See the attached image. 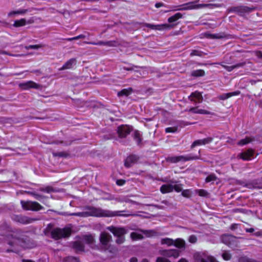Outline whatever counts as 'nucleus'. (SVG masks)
Listing matches in <instances>:
<instances>
[{
    "label": "nucleus",
    "instance_id": "1",
    "mask_svg": "<svg viewBox=\"0 0 262 262\" xmlns=\"http://www.w3.org/2000/svg\"><path fill=\"white\" fill-rule=\"evenodd\" d=\"M86 211L82 212L73 213L72 215L78 216L81 217L95 216V217H114V216H123L128 217L130 216H138L137 214L132 213H121L122 212H128L127 210L115 211H113L110 210L102 209L101 208H96L93 206H86L85 207Z\"/></svg>",
    "mask_w": 262,
    "mask_h": 262
},
{
    "label": "nucleus",
    "instance_id": "2",
    "mask_svg": "<svg viewBox=\"0 0 262 262\" xmlns=\"http://www.w3.org/2000/svg\"><path fill=\"white\" fill-rule=\"evenodd\" d=\"M106 230L110 231L114 236L117 237L116 243L121 245L125 241V235L128 232V230L125 227L110 226L106 227Z\"/></svg>",
    "mask_w": 262,
    "mask_h": 262
},
{
    "label": "nucleus",
    "instance_id": "3",
    "mask_svg": "<svg viewBox=\"0 0 262 262\" xmlns=\"http://www.w3.org/2000/svg\"><path fill=\"white\" fill-rule=\"evenodd\" d=\"M12 237L17 241L19 246L25 249L30 248V238L23 231L17 230L12 235Z\"/></svg>",
    "mask_w": 262,
    "mask_h": 262
},
{
    "label": "nucleus",
    "instance_id": "4",
    "mask_svg": "<svg viewBox=\"0 0 262 262\" xmlns=\"http://www.w3.org/2000/svg\"><path fill=\"white\" fill-rule=\"evenodd\" d=\"M99 241L101 247L105 250H107L111 253L114 252V248L110 244L112 241V237L111 234L106 232H102L99 236Z\"/></svg>",
    "mask_w": 262,
    "mask_h": 262
},
{
    "label": "nucleus",
    "instance_id": "5",
    "mask_svg": "<svg viewBox=\"0 0 262 262\" xmlns=\"http://www.w3.org/2000/svg\"><path fill=\"white\" fill-rule=\"evenodd\" d=\"M71 234V230L68 228H64L62 229L56 228L53 229L51 232L52 238L55 240L68 237Z\"/></svg>",
    "mask_w": 262,
    "mask_h": 262
},
{
    "label": "nucleus",
    "instance_id": "6",
    "mask_svg": "<svg viewBox=\"0 0 262 262\" xmlns=\"http://www.w3.org/2000/svg\"><path fill=\"white\" fill-rule=\"evenodd\" d=\"M20 204L23 209L33 211H38L43 209V207L37 202L31 201H20Z\"/></svg>",
    "mask_w": 262,
    "mask_h": 262
},
{
    "label": "nucleus",
    "instance_id": "7",
    "mask_svg": "<svg viewBox=\"0 0 262 262\" xmlns=\"http://www.w3.org/2000/svg\"><path fill=\"white\" fill-rule=\"evenodd\" d=\"M196 157L192 154H188L185 156H168L166 158V161L171 163H176L179 162H186L195 159Z\"/></svg>",
    "mask_w": 262,
    "mask_h": 262
},
{
    "label": "nucleus",
    "instance_id": "8",
    "mask_svg": "<svg viewBox=\"0 0 262 262\" xmlns=\"http://www.w3.org/2000/svg\"><path fill=\"white\" fill-rule=\"evenodd\" d=\"M133 128L132 126L127 125H121L119 126L117 128V133L119 139L125 138L130 132L133 130Z\"/></svg>",
    "mask_w": 262,
    "mask_h": 262
},
{
    "label": "nucleus",
    "instance_id": "9",
    "mask_svg": "<svg viewBox=\"0 0 262 262\" xmlns=\"http://www.w3.org/2000/svg\"><path fill=\"white\" fill-rule=\"evenodd\" d=\"M256 7H249L246 6L234 7L231 8V11L234 12L240 16L244 15L245 13H249L254 10Z\"/></svg>",
    "mask_w": 262,
    "mask_h": 262
},
{
    "label": "nucleus",
    "instance_id": "10",
    "mask_svg": "<svg viewBox=\"0 0 262 262\" xmlns=\"http://www.w3.org/2000/svg\"><path fill=\"white\" fill-rule=\"evenodd\" d=\"M175 24H161V25H154L144 23L143 24V26L150 28L155 30H169L173 28Z\"/></svg>",
    "mask_w": 262,
    "mask_h": 262
},
{
    "label": "nucleus",
    "instance_id": "11",
    "mask_svg": "<svg viewBox=\"0 0 262 262\" xmlns=\"http://www.w3.org/2000/svg\"><path fill=\"white\" fill-rule=\"evenodd\" d=\"M19 87L22 90H26L30 89H39L41 86L33 81H28L25 82L20 83Z\"/></svg>",
    "mask_w": 262,
    "mask_h": 262
},
{
    "label": "nucleus",
    "instance_id": "12",
    "mask_svg": "<svg viewBox=\"0 0 262 262\" xmlns=\"http://www.w3.org/2000/svg\"><path fill=\"white\" fill-rule=\"evenodd\" d=\"M237 238L230 234H226L222 236L221 240L224 244L231 246L234 245L236 243Z\"/></svg>",
    "mask_w": 262,
    "mask_h": 262
},
{
    "label": "nucleus",
    "instance_id": "13",
    "mask_svg": "<svg viewBox=\"0 0 262 262\" xmlns=\"http://www.w3.org/2000/svg\"><path fill=\"white\" fill-rule=\"evenodd\" d=\"M254 153V150L249 148L247 150L239 153L237 155V158L242 159L244 161H250L253 157Z\"/></svg>",
    "mask_w": 262,
    "mask_h": 262
},
{
    "label": "nucleus",
    "instance_id": "14",
    "mask_svg": "<svg viewBox=\"0 0 262 262\" xmlns=\"http://www.w3.org/2000/svg\"><path fill=\"white\" fill-rule=\"evenodd\" d=\"M14 220L16 222H19L23 224H30L37 220V219L35 218H31L21 215H16L15 217Z\"/></svg>",
    "mask_w": 262,
    "mask_h": 262
},
{
    "label": "nucleus",
    "instance_id": "15",
    "mask_svg": "<svg viewBox=\"0 0 262 262\" xmlns=\"http://www.w3.org/2000/svg\"><path fill=\"white\" fill-rule=\"evenodd\" d=\"M139 159L138 156L136 155H130L128 156L124 162V166L127 168L130 167L133 164H135Z\"/></svg>",
    "mask_w": 262,
    "mask_h": 262
},
{
    "label": "nucleus",
    "instance_id": "16",
    "mask_svg": "<svg viewBox=\"0 0 262 262\" xmlns=\"http://www.w3.org/2000/svg\"><path fill=\"white\" fill-rule=\"evenodd\" d=\"M133 138L137 146L140 147L143 146L142 134L140 131L135 130L133 134Z\"/></svg>",
    "mask_w": 262,
    "mask_h": 262
},
{
    "label": "nucleus",
    "instance_id": "17",
    "mask_svg": "<svg viewBox=\"0 0 262 262\" xmlns=\"http://www.w3.org/2000/svg\"><path fill=\"white\" fill-rule=\"evenodd\" d=\"M176 7H180L179 8H177L178 10H191L196 8V1H193L191 2H189L187 3L184 4L183 5H180L179 6H177Z\"/></svg>",
    "mask_w": 262,
    "mask_h": 262
},
{
    "label": "nucleus",
    "instance_id": "18",
    "mask_svg": "<svg viewBox=\"0 0 262 262\" xmlns=\"http://www.w3.org/2000/svg\"><path fill=\"white\" fill-rule=\"evenodd\" d=\"M72 247L77 253L84 251V245L83 242L81 240L76 241L72 243Z\"/></svg>",
    "mask_w": 262,
    "mask_h": 262
},
{
    "label": "nucleus",
    "instance_id": "19",
    "mask_svg": "<svg viewBox=\"0 0 262 262\" xmlns=\"http://www.w3.org/2000/svg\"><path fill=\"white\" fill-rule=\"evenodd\" d=\"M77 60L75 58H71L68 60L59 70L63 71L72 69L76 64Z\"/></svg>",
    "mask_w": 262,
    "mask_h": 262
},
{
    "label": "nucleus",
    "instance_id": "20",
    "mask_svg": "<svg viewBox=\"0 0 262 262\" xmlns=\"http://www.w3.org/2000/svg\"><path fill=\"white\" fill-rule=\"evenodd\" d=\"M217 262L215 259L210 256H208L205 254H203V256H202L200 252H198V262Z\"/></svg>",
    "mask_w": 262,
    "mask_h": 262
},
{
    "label": "nucleus",
    "instance_id": "21",
    "mask_svg": "<svg viewBox=\"0 0 262 262\" xmlns=\"http://www.w3.org/2000/svg\"><path fill=\"white\" fill-rule=\"evenodd\" d=\"M173 246L178 248V250H180L181 252H182L184 251L186 248L185 242L181 238H177L174 241Z\"/></svg>",
    "mask_w": 262,
    "mask_h": 262
},
{
    "label": "nucleus",
    "instance_id": "22",
    "mask_svg": "<svg viewBox=\"0 0 262 262\" xmlns=\"http://www.w3.org/2000/svg\"><path fill=\"white\" fill-rule=\"evenodd\" d=\"M239 94H240V91H236L231 92V93L222 94L219 95L217 97V98L220 100H226V99H228L229 98H230L231 97L238 95Z\"/></svg>",
    "mask_w": 262,
    "mask_h": 262
},
{
    "label": "nucleus",
    "instance_id": "23",
    "mask_svg": "<svg viewBox=\"0 0 262 262\" xmlns=\"http://www.w3.org/2000/svg\"><path fill=\"white\" fill-rule=\"evenodd\" d=\"M182 17V14L181 13L178 12L169 17L168 18V22L170 23V24H175V25L173 26L174 27L178 24L177 21Z\"/></svg>",
    "mask_w": 262,
    "mask_h": 262
},
{
    "label": "nucleus",
    "instance_id": "24",
    "mask_svg": "<svg viewBox=\"0 0 262 262\" xmlns=\"http://www.w3.org/2000/svg\"><path fill=\"white\" fill-rule=\"evenodd\" d=\"M221 65L227 71L231 72L234 69L239 68L240 67H243L245 65V62L238 63L232 66H228L222 64H221Z\"/></svg>",
    "mask_w": 262,
    "mask_h": 262
},
{
    "label": "nucleus",
    "instance_id": "25",
    "mask_svg": "<svg viewBox=\"0 0 262 262\" xmlns=\"http://www.w3.org/2000/svg\"><path fill=\"white\" fill-rule=\"evenodd\" d=\"M173 190V185L171 184L163 185L160 187V191L162 193L172 192Z\"/></svg>",
    "mask_w": 262,
    "mask_h": 262
},
{
    "label": "nucleus",
    "instance_id": "26",
    "mask_svg": "<svg viewBox=\"0 0 262 262\" xmlns=\"http://www.w3.org/2000/svg\"><path fill=\"white\" fill-rule=\"evenodd\" d=\"M133 92V89L129 88L128 89H124L120 91H119L117 93L118 97L122 96H128Z\"/></svg>",
    "mask_w": 262,
    "mask_h": 262
},
{
    "label": "nucleus",
    "instance_id": "27",
    "mask_svg": "<svg viewBox=\"0 0 262 262\" xmlns=\"http://www.w3.org/2000/svg\"><path fill=\"white\" fill-rule=\"evenodd\" d=\"M212 141L213 138L212 137H207L202 139H198V146L208 144Z\"/></svg>",
    "mask_w": 262,
    "mask_h": 262
},
{
    "label": "nucleus",
    "instance_id": "28",
    "mask_svg": "<svg viewBox=\"0 0 262 262\" xmlns=\"http://www.w3.org/2000/svg\"><path fill=\"white\" fill-rule=\"evenodd\" d=\"M130 67H124L123 68V69L124 70H126V71H134L136 72H138L139 71L137 70H136L135 69H146V67H141V66H135V65H133V64H129Z\"/></svg>",
    "mask_w": 262,
    "mask_h": 262
},
{
    "label": "nucleus",
    "instance_id": "29",
    "mask_svg": "<svg viewBox=\"0 0 262 262\" xmlns=\"http://www.w3.org/2000/svg\"><path fill=\"white\" fill-rule=\"evenodd\" d=\"M253 141V138L250 137H246L245 139H241L237 142V145L243 146L246 145Z\"/></svg>",
    "mask_w": 262,
    "mask_h": 262
},
{
    "label": "nucleus",
    "instance_id": "30",
    "mask_svg": "<svg viewBox=\"0 0 262 262\" xmlns=\"http://www.w3.org/2000/svg\"><path fill=\"white\" fill-rule=\"evenodd\" d=\"M26 23V19L25 18H21L19 20H15L13 26L14 27H20L25 26Z\"/></svg>",
    "mask_w": 262,
    "mask_h": 262
},
{
    "label": "nucleus",
    "instance_id": "31",
    "mask_svg": "<svg viewBox=\"0 0 262 262\" xmlns=\"http://www.w3.org/2000/svg\"><path fill=\"white\" fill-rule=\"evenodd\" d=\"M81 241L83 242V244L86 243L88 244H91L93 243L94 238L91 235H86L83 236Z\"/></svg>",
    "mask_w": 262,
    "mask_h": 262
},
{
    "label": "nucleus",
    "instance_id": "32",
    "mask_svg": "<svg viewBox=\"0 0 262 262\" xmlns=\"http://www.w3.org/2000/svg\"><path fill=\"white\" fill-rule=\"evenodd\" d=\"M28 12L27 9H20L16 11H13L8 13L9 16H11L16 14H24Z\"/></svg>",
    "mask_w": 262,
    "mask_h": 262
},
{
    "label": "nucleus",
    "instance_id": "33",
    "mask_svg": "<svg viewBox=\"0 0 262 262\" xmlns=\"http://www.w3.org/2000/svg\"><path fill=\"white\" fill-rule=\"evenodd\" d=\"M161 244H166L168 246L173 245L174 240L171 238H167V237L164 238L162 239Z\"/></svg>",
    "mask_w": 262,
    "mask_h": 262
},
{
    "label": "nucleus",
    "instance_id": "34",
    "mask_svg": "<svg viewBox=\"0 0 262 262\" xmlns=\"http://www.w3.org/2000/svg\"><path fill=\"white\" fill-rule=\"evenodd\" d=\"M52 154L54 157H58L67 158L69 156V154L64 151L53 152Z\"/></svg>",
    "mask_w": 262,
    "mask_h": 262
},
{
    "label": "nucleus",
    "instance_id": "35",
    "mask_svg": "<svg viewBox=\"0 0 262 262\" xmlns=\"http://www.w3.org/2000/svg\"><path fill=\"white\" fill-rule=\"evenodd\" d=\"M143 232L147 236H154L158 235V232L154 230H144Z\"/></svg>",
    "mask_w": 262,
    "mask_h": 262
},
{
    "label": "nucleus",
    "instance_id": "36",
    "mask_svg": "<svg viewBox=\"0 0 262 262\" xmlns=\"http://www.w3.org/2000/svg\"><path fill=\"white\" fill-rule=\"evenodd\" d=\"M27 193L34 197L36 200L41 201L45 198L44 196L37 194L35 192L28 191Z\"/></svg>",
    "mask_w": 262,
    "mask_h": 262
},
{
    "label": "nucleus",
    "instance_id": "37",
    "mask_svg": "<svg viewBox=\"0 0 262 262\" xmlns=\"http://www.w3.org/2000/svg\"><path fill=\"white\" fill-rule=\"evenodd\" d=\"M198 194L201 196L205 198H209L210 196L209 193L204 189L198 190Z\"/></svg>",
    "mask_w": 262,
    "mask_h": 262
},
{
    "label": "nucleus",
    "instance_id": "38",
    "mask_svg": "<svg viewBox=\"0 0 262 262\" xmlns=\"http://www.w3.org/2000/svg\"><path fill=\"white\" fill-rule=\"evenodd\" d=\"M216 176L214 174L212 173L206 177L205 179V182L209 183L211 182H214V181L216 180Z\"/></svg>",
    "mask_w": 262,
    "mask_h": 262
},
{
    "label": "nucleus",
    "instance_id": "39",
    "mask_svg": "<svg viewBox=\"0 0 262 262\" xmlns=\"http://www.w3.org/2000/svg\"><path fill=\"white\" fill-rule=\"evenodd\" d=\"M181 252V250H178V249H172L171 257H173L174 258H177L179 256Z\"/></svg>",
    "mask_w": 262,
    "mask_h": 262
},
{
    "label": "nucleus",
    "instance_id": "40",
    "mask_svg": "<svg viewBox=\"0 0 262 262\" xmlns=\"http://www.w3.org/2000/svg\"><path fill=\"white\" fill-rule=\"evenodd\" d=\"M39 190L41 191L46 192L47 193L55 191L54 189L50 186H47L45 188H40Z\"/></svg>",
    "mask_w": 262,
    "mask_h": 262
},
{
    "label": "nucleus",
    "instance_id": "41",
    "mask_svg": "<svg viewBox=\"0 0 262 262\" xmlns=\"http://www.w3.org/2000/svg\"><path fill=\"white\" fill-rule=\"evenodd\" d=\"M160 253L164 256L171 257V249L161 250Z\"/></svg>",
    "mask_w": 262,
    "mask_h": 262
},
{
    "label": "nucleus",
    "instance_id": "42",
    "mask_svg": "<svg viewBox=\"0 0 262 262\" xmlns=\"http://www.w3.org/2000/svg\"><path fill=\"white\" fill-rule=\"evenodd\" d=\"M65 262H79L78 259L73 256H68L64 259Z\"/></svg>",
    "mask_w": 262,
    "mask_h": 262
},
{
    "label": "nucleus",
    "instance_id": "43",
    "mask_svg": "<svg viewBox=\"0 0 262 262\" xmlns=\"http://www.w3.org/2000/svg\"><path fill=\"white\" fill-rule=\"evenodd\" d=\"M85 36L84 35L80 34L79 35H78V36L74 37L68 38L66 39V40H68V41H72V40H78V39H84V38H85Z\"/></svg>",
    "mask_w": 262,
    "mask_h": 262
},
{
    "label": "nucleus",
    "instance_id": "44",
    "mask_svg": "<svg viewBox=\"0 0 262 262\" xmlns=\"http://www.w3.org/2000/svg\"><path fill=\"white\" fill-rule=\"evenodd\" d=\"M213 6H214V5L211 4H198V5H197L198 9L203 8L204 7H208L209 8H213Z\"/></svg>",
    "mask_w": 262,
    "mask_h": 262
},
{
    "label": "nucleus",
    "instance_id": "45",
    "mask_svg": "<svg viewBox=\"0 0 262 262\" xmlns=\"http://www.w3.org/2000/svg\"><path fill=\"white\" fill-rule=\"evenodd\" d=\"M173 190L178 192H180L182 190V187L181 184L173 185Z\"/></svg>",
    "mask_w": 262,
    "mask_h": 262
},
{
    "label": "nucleus",
    "instance_id": "46",
    "mask_svg": "<svg viewBox=\"0 0 262 262\" xmlns=\"http://www.w3.org/2000/svg\"><path fill=\"white\" fill-rule=\"evenodd\" d=\"M222 257L225 260H228L231 258V256L229 253L225 252L222 254Z\"/></svg>",
    "mask_w": 262,
    "mask_h": 262
},
{
    "label": "nucleus",
    "instance_id": "47",
    "mask_svg": "<svg viewBox=\"0 0 262 262\" xmlns=\"http://www.w3.org/2000/svg\"><path fill=\"white\" fill-rule=\"evenodd\" d=\"M177 130V127H167L165 129V132L167 133H175Z\"/></svg>",
    "mask_w": 262,
    "mask_h": 262
},
{
    "label": "nucleus",
    "instance_id": "48",
    "mask_svg": "<svg viewBox=\"0 0 262 262\" xmlns=\"http://www.w3.org/2000/svg\"><path fill=\"white\" fill-rule=\"evenodd\" d=\"M189 99L191 101L195 102L196 99V91L193 92L191 95L189 97Z\"/></svg>",
    "mask_w": 262,
    "mask_h": 262
},
{
    "label": "nucleus",
    "instance_id": "49",
    "mask_svg": "<svg viewBox=\"0 0 262 262\" xmlns=\"http://www.w3.org/2000/svg\"><path fill=\"white\" fill-rule=\"evenodd\" d=\"M198 114L209 115V114H211V113L210 112L205 110L198 109Z\"/></svg>",
    "mask_w": 262,
    "mask_h": 262
},
{
    "label": "nucleus",
    "instance_id": "50",
    "mask_svg": "<svg viewBox=\"0 0 262 262\" xmlns=\"http://www.w3.org/2000/svg\"><path fill=\"white\" fill-rule=\"evenodd\" d=\"M156 262H171L169 260L164 257H158Z\"/></svg>",
    "mask_w": 262,
    "mask_h": 262
},
{
    "label": "nucleus",
    "instance_id": "51",
    "mask_svg": "<svg viewBox=\"0 0 262 262\" xmlns=\"http://www.w3.org/2000/svg\"><path fill=\"white\" fill-rule=\"evenodd\" d=\"M41 46L38 45H29V46L27 47L26 48L27 49H38L39 48H41Z\"/></svg>",
    "mask_w": 262,
    "mask_h": 262
},
{
    "label": "nucleus",
    "instance_id": "52",
    "mask_svg": "<svg viewBox=\"0 0 262 262\" xmlns=\"http://www.w3.org/2000/svg\"><path fill=\"white\" fill-rule=\"evenodd\" d=\"M141 236L140 235L138 234L136 232H132L130 234L131 238L134 239H139L140 238L139 236Z\"/></svg>",
    "mask_w": 262,
    "mask_h": 262
},
{
    "label": "nucleus",
    "instance_id": "53",
    "mask_svg": "<svg viewBox=\"0 0 262 262\" xmlns=\"http://www.w3.org/2000/svg\"><path fill=\"white\" fill-rule=\"evenodd\" d=\"M182 195L185 197H189L190 191L188 190H183L182 192Z\"/></svg>",
    "mask_w": 262,
    "mask_h": 262
},
{
    "label": "nucleus",
    "instance_id": "54",
    "mask_svg": "<svg viewBox=\"0 0 262 262\" xmlns=\"http://www.w3.org/2000/svg\"><path fill=\"white\" fill-rule=\"evenodd\" d=\"M196 241V237L194 235H191L189 238V241L191 243H195Z\"/></svg>",
    "mask_w": 262,
    "mask_h": 262
},
{
    "label": "nucleus",
    "instance_id": "55",
    "mask_svg": "<svg viewBox=\"0 0 262 262\" xmlns=\"http://www.w3.org/2000/svg\"><path fill=\"white\" fill-rule=\"evenodd\" d=\"M197 97H198V103L201 102L203 100V97H202V96L201 93L198 92Z\"/></svg>",
    "mask_w": 262,
    "mask_h": 262
},
{
    "label": "nucleus",
    "instance_id": "56",
    "mask_svg": "<svg viewBox=\"0 0 262 262\" xmlns=\"http://www.w3.org/2000/svg\"><path fill=\"white\" fill-rule=\"evenodd\" d=\"M205 75V71L203 70H198V77L204 76Z\"/></svg>",
    "mask_w": 262,
    "mask_h": 262
},
{
    "label": "nucleus",
    "instance_id": "57",
    "mask_svg": "<svg viewBox=\"0 0 262 262\" xmlns=\"http://www.w3.org/2000/svg\"><path fill=\"white\" fill-rule=\"evenodd\" d=\"M125 181L123 180H118L116 182V184L119 186H121L124 184Z\"/></svg>",
    "mask_w": 262,
    "mask_h": 262
},
{
    "label": "nucleus",
    "instance_id": "58",
    "mask_svg": "<svg viewBox=\"0 0 262 262\" xmlns=\"http://www.w3.org/2000/svg\"><path fill=\"white\" fill-rule=\"evenodd\" d=\"M188 111L189 112H191V113H194V114H195L196 113V107H191L189 110Z\"/></svg>",
    "mask_w": 262,
    "mask_h": 262
},
{
    "label": "nucleus",
    "instance_id": "59",
    "mask_svg": "<svg viewBox=\"0 0 262 262\" xmlns=\"http://www.w3.org/2000/svg\"><path fill=\"white\" fill-rule=\"evenodd\" d=\"M245 231L247 233H252L254 231V229L253 228H246L245 229Z\"/></svg>",
    "mask_w": 262,
    "mask_h": 262
},
{
    "label": "nucleus",
    "instance_id": "60",
    "mask_svg": "<svg viewBox=\"0 0 262 262\" xmlns=\"http://www.w3.org/2000/svg\"><path fill=\"white\" fill-rule=\"evenodd\" d=\"M110 43V42L99 41L97 44L98 45H109Z\"/></svg>",
    "mask_w": 262,
    "mask_h": 262
},
{
    "label": "nucleus",
    "instance_id": "61",
    "mask_svg": "<svg viewBox=\"0 0 262 262\" xmlns=\"http://www.w3.org/2000/svg\"><path fill=\"white\" fill-rule=\"evenodd\" d=\"M164 6V4L163 3H161V2H159V3H157L156 4H155V7L157 8H159L161 7H162Z\"/></svg>",
    "mask_w": 262,
    "mask_h": 262
},
{
    "label": "nucleus",
    "instance_id": "62",
    "mask_svg": "<svg viewBox=\"0 0 262 262\" xmlns=\"http://www.w3.org/2000/svg\"><path fill=\"white\" fill-rule=\"evenodd\" d=\"M237 224H233L231 225L230 229L232 230H234L237 228Z\"/></svg>",
    "mask_w": 262,
    "mask_h": 262
},
{
    "label": "nucleus",
    "instance_id": "63",
    "mask_svg": "<svg viewBox=\"0 0 262 262\" xmlns=\"http://www.w3.org/2000/svg\"><path fill=\"white\" fill-rule=\"evenodd\" d=\"M256 104L260 108H262V99L257 101Z\"/></svg>",
    "mask_w": 262,
    "mask_h": 262
},
{
    "label": "nucleus",
    "instance_id": "64",
    "mask_svg": "<svg viewBox=\"0 0 262 262\" xmlns=\"http://www.w3.org/2000/svg\"><path fill=\"white\" fill-rule=\"evenodd\" d=\"M130 262H137L138 259L136 257H132L130 260Z\"/></svg>",
    "mask_w": 262,
    "mask_h": 262
}]
</instances>
